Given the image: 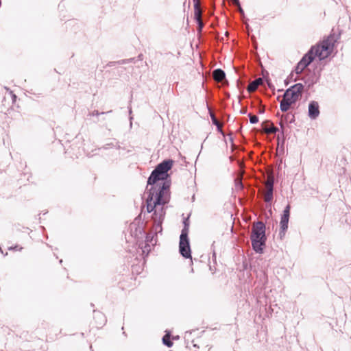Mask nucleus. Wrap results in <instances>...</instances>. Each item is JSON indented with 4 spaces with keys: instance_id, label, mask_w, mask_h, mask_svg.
Listing matches in <instances>:
<instances>
[{
    "instance_id": "obj_1",
    "label": "nucleus",
    "mask_w": 351,
    "mask_h": 351,
    "mask_svg": "<svg viewBox=\"0 0 351 351\" xmlns=\"http://www.w3.org/2000/svg\"><path fill=\"white\" fill-rule=\"evenodd\" d=\"M170 182L166 181L160 186L158 191H156L155 186H151L147 189V213L155 212L156 209H160L161 207L165 208L170 199L169 194Z\"/></svg>"
},
{
    "instance_id": "obj_2",
    "label": "nucleus",
    "mask_w": 351,
    "mask_h": 351,
    "mask_svg": "<svg viewBox=\"0 0 351 351\" xmlns=\"http://www.w3.org/2000/svg\"><path fill=\"white\" fill-rule=\"evenodd\" d=\"M304 86L301 83L295 84L287 88L282 95L280 102V108L282 112H287L292 105L295 104L302 97Z\"/></svg>"
},
{
    "instance_id": "obj_3",
    "label": "nucleus",
    "mask_w": 351,
    "mask_h": 351,
    "mask_svg": "<svg viewBox=\"0 0 351 351\" xmlns=\"http://www.w3.org/2000/svg\"><path fill=\"white\" fill-rule=\"evenodd\" d=\"M265 230V223L261 221L254 223L252 226L250 239L252 248L256 253L263 252L267 240Z\"/></svg>"
},
{
    "instance_id": "obj_4",
    "label": "nucleus",
    "mask_w": 351,
    "mask_h": 351,
    "mask_svg": "<svg viewBox=\"0 0 351 351\" xmlns=\"http://www.w3.org/2000/svg\"><path fill=\"white\" fill-rule=\"evenodd\" d=\"M336 39L334 35H330L324 39L320 44L311 47L306 53L313 58H319V60H323L328 58L332 53Z\"/></svg>"
},
{
    "instance_id": "obj_5",
    "label": "nucleus",
    "mask_w": 351,
    "mask_h": 351,
    "mask_svg": "<svg viewBox=\"0 0 351 351\" xmlns=\"http://www.w3.org/2000/svg\"><path fill=\"white\" fill-rule=\"evenodd\" d=\"M183 223L184 228L180 236L179 252L183 257L189 258H191V252L188 237L189 226L188 218L184 220Z\"/></svg>"
},
{
    "instance_id": "obj_6",
    "label": "nucleus",
    "mask_w": 351,
    "mask_h": 351,
    "mask_svg": "<svg viewBox=\"0 0 351 351\" xmlns=\"http://www.w3.org/2000/svg\"><path fill=\"white\" fill-rule=\"evenodd\" d=\"M165 213V208L161 207L160 209H156L152 215V219L154 222L152 231L156 234L161 233L162 231V223L164 221Z\"/></svg>"
},
{
    "instance_id": "obj_7",
    "label": "nucleus",
    "mask_w": 351,
    "mask_h": 351,
    "mask_svg": "<svg viewBox=\"0 0 351 351\" xmlns=\"http://www.w3.org/2000/svg\"><path fill=\"white\" fill-rule=\"evenodd\" d=\"M166 181L167 180L165 178V177L159 174V173L157 172L156 169H154L148 178L147 185L155 186L156 191H158L159 186H162V183Z\"/></svg>"
},
{
    "instance_id": "obj_8",
    "label": "nucleus",
    "mask_w": 351,
    "mask_h": 351,
    "mask_svg": "<svg viewBox=\"0 0 351 351\" xmlns=\"http://www.w3.org/2000/svg\"><path fill=\"white\" fill-rule=\"evenodd\" d=\"M290 210L291 206L289 204L287 205L285 208H284L282 215L281 216L280 221V235L282 237V235H285V232L288 229V223L290 217Z\"/></svg>"
},
{
    "instance_id": "obj_9",
    "label": "nucleus",
    "mask_w": 351,
    "mask_h": 351,
    "mask_svg": "<svg viewBox=\"0 0 351 351\" xmlns=\"http://www.w3.org/2000/svg\"><path fill=\"white\" fill-rule=\"evenodd\" d=\"M173 161L171 159L165 160L159 163L154 169L157 171L162 176L167 179L168 171L172 168Z\"/></svg>"
},
{
    "instance_id": "obj_10",
    "label": "nucleus",
    "mask_w": 351,
    "mask_h": 351,
    "mask_svg": "<svg viewBox=\"0 0 351 351\" xmlns=\"http://www.w3.org/2000/svg\"><path fill=\"white\" fill-rule=\"evenodd\" d=\"M313 61V58L310 56V53H306L298 63L295 72L298 74L301 73Z\"/></svg>"
},
{
    "instance_id": "obj_11",
    "label": "nucleus",
    "mask_w": 351,
    "mask_h": 351,
    "mask_svg": "<svg viewBox=\"0 0 351 351\" xmlns=\"http://www.w3.org/2000/svg\"><path fill=\"white\" fill-rule=\"evenodd\" d=\"M319 106L317 101H311L308 104V115L311 119H316L319 115Z\"/></svg>"
},
{
    "instance_id": "obj_12",
    "label": "nucleus",
    "mask_w": 351,
    "mask_h": 351,
    "mask_svg": "<svg viewBox=\"0 0 351 351\" xmlns=\"http://www.w3.org/2000/svg\"><path fill=\"white\" fill-rule=\"evenodd\" d=\"M267 189L266 192L264 194V201L267 203L271 202L273 199V192H274V178H269L265 183Z\"/></svg>"
},
{
    "instance_id": "obj_13",
    "label": "nucleus",
    "mask_w": 351,
    "mask_h": 351,
    "mask_svg": "<svg viewBox=\"0 0 351 351\" xmlns=\"http://www.w3.org/2000/svg\"><path fill=\"white\" fill-rule=\"evenodd\" d=\"M262 129L267 134H276L278 131V128L273 125L268 120L262 123Z\"/></svg>"
},
{
    "instance_id": "obj_14",
    "label": "nucleus",
    "mask_w": 351,
    "mask_h": 351,
    "mask_svg": "<svg viewBox=\"0 0 351 351\" xmlns=\"http://www.w3.org/2000/svg\"><path fill=\"white\" fill-rule=\"evenodd\" d=\"M263 80L262 78L258 77L255 80L252 81L250 84L247 86V90L248 92L252 93L255 91L258 86H260L263 83Z\"/></svg>"
},
{
    "instance_id": "obj_15",
    "label": "nucleus",
    "mask_w": 351,
    "mask_h": 351,
    "mask_svg": "<svg viewBox=\"0 0 351 351\" xmlns=\"http://www.w3.org/2000/svg\"><path fill=\"white\" fill-rule=\"evenodd\" d=\"M213 77L215 81L221 82L226 77V73L222 69H217L213 71Z\"/></svg>"
},
{
    "instance_id": "obj_16",
    "label": "nucleus",
    "mask_w": 351,
    "mask_h": 351,
    "mask_svg": "<svg viewBox=\"0 0 351 351\" xmlns=\"http://www.w3.org/2000/svg\"><path fill=\"white\" fill-rule=\"evenodd\" d=\"M94 317L95 319H99V323L97 324V327H98V328L101 327L106 322V319L104 315L99 311H94Z\"/></svg>"
},
{
    "instance_id": "obj_17",
    "label": "nucleus",
    "mask_w": 351,
    "mask_h": 351,
    "mask_svg": "<svg viewBox=\"0 0 351 351\" xmlns=\"http://www.w3.org/2000/svg\"><path fill=\"white\" fill-rule=\"evenodd\" d=\"M194 1V17L196 21L202 20V11L199 8V0H193Z\"/></svg>"
},
{
    "instance_id": "obj_18",
    "label": "nucleus",
    "mask_w": 351,
    "mask_h": 351,
    "mask_svg": "<svg viewBox=\"0 0 351 351\" xmlns=\"http://www.w3.org/2000/svg\"><path fill=\"white\" fill-rule=\"evenodd\" d=\"M163 343L167 346L168 348H171L173 346V342L170 339V335L169 334H166L162 337Z\"/></svg>"
},
{
    "instance_id": "obj_19",
    "label": "nucleus",
    "mask_w": 351,
    "mask_h": 351,
    "mask_svg": "<svg viewBox=\"0 0 351 351\" xmlns=\"http://www.w3.org/2000/svg\"><path fill=\"white\" fill-rule=\"evenodd\" d=\"M130 61H131V59L122 60L118 61V62H110L108 64V66H114L116 64H126V63L129 62Z\"/></svg>"
},
{
    "instance_id": "obj_20",
    "label": "nucleus",
    "mask_w": 351,
    "mask_h": 351,
    "mask_svg": "<svg viewBox=\"0 0 351 351\" xmlns=\"http://www.w3.org/2000/svg\"><path fill=\"white\" fill-rule=\"evenodd\" d=\"M248 117L250 119V123L255 124V123H258V117L257 116L252 114H249Z\"/></svg>"
},
{
    "instance_id": "obj_21",
    "label": "nucleus",
    "mask_w": 351,
    "mask_h": 351,
    "mask_svg": "<svg viewBox=\"0 0 351 351\" xmlns=\"http://www.w3.org/2000/svg\"><path fill=\"white\" fill-rule=\"evenodd\" d=\"M210 117H211L213 123L219 128V123L217 119L216 118V117L213 113H210Z\"/></svg>"
},
{
    "instance_id": "obj_22",
    "label": "nucleus",
    "mask_w": 351,
    "mask_h": 351,
    "mask_svg": "<svg viewBox=\"0 0 351 351\" xmlns=\"http://www.w3.org/2000/svg\"><path fill=\"white\" fill-rule=\"evenodd\" d=\"M235 183H236V187H237L239 189H243V183H242L241 180L236 179L235 180Z\"/></svg>"
},
{
    "instance_id": "obj_23",
    "label": "nucleus",
    "mask_w": 351,
    "mask_h": 351,
    "mask_svg": "<svg viewBox=\"0 0 351 351\" xmlns=\"http://www.w3.org/2000/svg\"><path fill=\"white\" fill-rule=\"evenodd\" d=\"M23 249L22 247H20L19 245H16L15 246H11V247H8V250H19V251H21Z\"/></svg>"
},
{
    "instance_id": "obj_24",
    "label": "nucleus",
    "mask_w": 351,
    "mask_h": 351,
    "mask_svg": "<svg viewBox=\"0 0 351 351\" xmlns=\"http://www.w3.org/2000/svg\"><path fill=\"white\" fill-rule=\"evenodd\" d=\"M196 21H197V25H198V30H199V32H201V31H202V28H203V27H204V24H203V23H202V20Z\"/></svg>"
},
{
    "instance_id": "obj_25",
    "label": "nucleus",
    "mask_w": 351,
    "mask_h": 351,
    "mask_svg": "<svg viewBox=\"0 0 351 351\" xmlns=\"http://www.w3.org/2000/svg\"><path fill=\"white\" fill-rule=\"evenodd\" d=\"M237 9H238V11L239 12V13L241 14V16L244 17V11L242 9L241 5H239V6H237Z\"/></svg>"
},
{
    "instance_id": "obj_26",
    "label": "nucleus",
    "mask_w": 351,
    "mask_h": 351,
    "mask_svg": "<svg viewBox=\"0 0 351 351\" xmlns=\"http://www.w3.org/2000/svg\"><path fill=\"white\" fill-rule=\"evenodd\" d=\"M232 3V4L234 5V6H239L240 5V2H239V0H230Z\"/></svg>"
},
{
    "instance_id": "obj_27",
    "label": "nucleus",
    "mask_w": 351,
    "mask_h": 351,
    "mask_svg": "<svg viewBox=\"0 0 351 351\" xmlns=\"http://www.w3.org/2000/svg\"><path fill=\"white\" fill-rule=\"evenodd\" d=\"M240 113L241 114H246L247 113V108H241V110H240Z\"/></svg>"
},
{
    "instance_id": "obj_28",
    "label": "nucleus",
    "mask_w": 351,
    "mask_h": 351,
    "mask_svg": "<svg viewBox=\"0 0 351 351\" xmlns=\"http://www.w3.org/2000/svg\"><path fill=\"white\" fill-rule=\"evenodd\" d=\"M93 116H98L100 114V113L97 110H94L92 114Z\"/></svg>"
},
{
    "instance_id": "obj_29",
    "label": "nucleus",
    "mask_w": 351,
    "mask_h": 351,
    "mask_svg": "<svg viewBox=\"0 0 351 351\" xmlns=\"http://www.w3.org/2000/svg\"><path fill=\"white\" fill-rule=\"evenodd\" d=\"M265 112V108H261L260 110H259V113H264Z\"/></svg>"
},
{
    "instance_id": "obj_30",
    "label": "nucleus",
    "mask_w": 351,
    "mask_h": 351,
    "mask_svg": "<svg viewBox=\"0 0 351 351\" xmlns=\"http://www.w3.org/2000/svg\"><path fill=\"white\" fill-rule=\"evenodd\" d=\"M110 145H112V143H110V144H106L105 146H104V149H108V147H109Z\"/></svg>"
},
{
    "instance_id": "obj_31",
    "label": "nucleus",
    "mask_w": 351,
    "mask_h": 351,
    "mask_svg": "<svg viewBox=\"0 0 351 351\" xmlns=\"http://www.w3.org/2000/svg\"><path fill=\"white\" fill-rule=\"evenodd\" d=\"M279 124H280V126L281 127V128H283V127H284L283 123L282 121H280Z\"/></svg>"
},
{
    "instance_id": "obj_32",
    "label": "nucleus",
    "mask_w": 351,
    "mask_h": 351,
    "mask_svg": "<svg viewBox=\"0 0 351 351\" xmlns=\"http://www.w3.org/2000/svg\"><path fill=\"white\" fill-rule=\"evenodd\" d=\"M291 117H292V118H291V119L290 120V122H291V123L292 121H294V115L291 114Z\"/></svg>"
},
{
    "instance_id": "obj_33",
    "label": "nucleus",
    "mask_w": 351,
    "mask_h": 351,
    "mask_svg": "<svg viewBox=\"0 0 351 351\" xmlns=\"http://www.w3.org/2000/svg\"><path fill=\"white\" fill-rule=\"evenodd\" d=\"M0 252L3 253V251H2V249L1 247H0Z\"/></svg>"
}]
</instances>
